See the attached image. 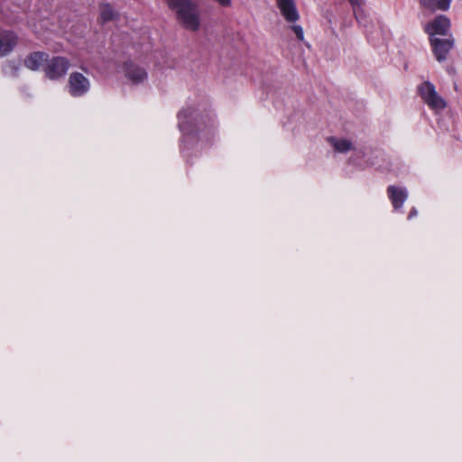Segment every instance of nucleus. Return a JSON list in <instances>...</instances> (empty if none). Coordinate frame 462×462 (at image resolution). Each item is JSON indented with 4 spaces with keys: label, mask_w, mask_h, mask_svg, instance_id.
I'll use <instances>...</instances> for the list:
<instances>
[{
    "label": "nucleus",
    "mask_w": 462,
    "mask_h": 462,
    "mask_svg": "<svg viewBox=\"0 0 462 462\" xmlns=\"http://www.w3.org/2000/svg\"><path fill=\"white\" fill-rule=\"evenodd\" d=\"M174 12L177 23L185 30L198 32L202 18L199 5L194 0H163Z\"/></svg>",
    "instance_id": "nucleus-1"
},
{
    "label": "nucleus",
    "mask_w": 462,
    "mask_h": 462,
    "mask_svg": "<svg viewBox=\"0 0 462 462\" xmlns=\"http://www.w3.org/2000/svg\"><path fill=\"white\" fill-rule=\"evenodd\" d=\"M418 92L423 102L432 110L438 112L443 110L447 103L438 94L435 86L430 81H424L418 86Z\"/></svg>",
    "instance_id": "nucleus-2"
},
{
    "label": "nucleus",
    "mask_w": 462,
    "mask_h": 462,
    "mask_svg": "<svg viewBox=\"0 0 462 462\" xmlns=\"http://www.w3.org/2000/svg\"><path fill=\"white\" fill-rule=\"evenodd\" d=\"M69 61L64 57H54L49 60L44 71L50 79H57L62 78L69 69Z\"/></svg>",
    "instance_id": "nucleus-3"
},
{
    "label": "nucleus",
    "mask_w": 462,
    "mask_h": 462,
    "mask_svg": "<svg viewBox=\"0 0 462 462\" xmlns=\"http://www.w3.org/2000/svg\"><path fill=\"white\" fill-rule=\"evenodd\" d=\"M90 88L88 78L79 72H73L69 78V92L72 97H81Z\"/></svg>",
    "instance_id": "nucleus-4"
},
{
    "label": "nucleus",
    "mask_w": 462,
    "mask_h": 462,
    "mask_svg": "<svg viewBox=\"0 0 462 462\" xmlns=\"http://www.w3.org/2000/svg\"><path fill=\"white\" fill-rule=\"evenodd\" d=\"M430 44L432 46L433 53L438 61L442 62L446 60L448 53L454 46V39L449 37L448 39H439L437 37L430 38Z\"/></svg>",
    "instance_id": "nucleus-5"
},
{
    "label": "nucleus",
    "mask_w": 462,
    "mask_h": 462,
    "mask_svg": "<svg viewBox=\"0 0 462 462\" xmlns=\"http://www.w3.org/2000/svg\"><path fill=\"white\" fill-rule=\"evenodd\" d=\"M450 28V20L446 15H438L425 26L426 32L431 37L436 34L446 35Z\"/></svg>",
    "instance_id": "nucleus-6"
},
{
    "label": "nucleus",
    "mask_w": 462,
    "mask_h": 462,
    "mask_svg": "<svg viewBox=\"0 0 462 462\" xmlns=\"http://www.w3.org/2000/svg\"><path fill=\"white\" fill-rule=\"evenodd\" d=\"M18 43V36L12 31L0 32V57L8 55Z\"/></svg>",
    "instance_id": "nucleus-7"
},
{
    "label": "nucleus",
    "mask_w": 462,
    "mask_h": 462,
    "mask_svg": "<svg viewBox=\"0 0 462 462\" xmlns=\"http://www.w3.org/2000/svg\"><path fill=\"white\" fill-rule=\"evenodd\" d=\"M179 127L184 134H189L193 130L194 121L196 120V112L192 108L182 109L179 115Z\"/></svg>",
    "instance_id": "nucleus-8"
},
{
    "label": "nucleus",
    "mask_w": 462,
    "mask_h": 462,
    "mask_svg": "<svg viewBox=\"0 0 462 462\" xmlns=\"http://www.w3.org/2000/svg\"><path fill=\"white\" fill-rule=\"evenodd\" d=\"M283 17L290 23L299 19V14L293 0H276Z\"/></svg>",
    "instance_id": "nucleus-9"
},
{
    "label": "nucleus",
    "mask_w": 462,
    "mask_h": 462,
    "mask_svg": "<svg viewBox=\"0 0 462 462\" xmlns=\"http://www.w3.org/2000/svg\"><path fill=\"white\" fill-rule=\"evenodd\" d=\"M49 60V55L43 51H35L29 54L24 60L26 68L32 70H38Z\"/></svg>",
    "instance_id": "nucleus-10"
},
{
    "label": "nucleus",
    "mask_w": 462,
    "mask_h": 462,
    "mask_svg": "<svg viewBox=\"0 0 462 462\" xmlns=\"http://www.w3.org/2000/svg\"><path fill=\"white\" fill-rule=\"evenodd\" d=\"M125 76L133 84H139L147 79L145 70L133 63H125Z\"/></svg>",
    "instance_id": "nucleus-11"
},
{
    "label": "nucleus",
    "mask_w": 462,
    "mask_h": 462,
    "mask_svg": "<svg viewBox=\"0 0 462 462\" xmlns=\"http://www.w3.org/2000/svg\"><path fill=\"white\" fill-rule=\"evenodd\" d=\"M387 193L395 209L402 208L408 197L407 190L404 188H399L396 186H389Z\"/></svg>",
    "instance_id": "nucleus-12"
},
{
    "label": "nucleus",
    "mask_w": 462,
    "mask_h": 462,
    "mask_svg": "<svg viewBox=\"0 0 462 462\" xmlns=\"http://www.w3.org/2000/svg\"><path fill=\"white\" fill-rule=\"evenodd\" d=\"M420 5L429 11H447L449 9L451 0H419Z\"/></svg>",
    "instance_id": "nucleus-13"
},
{
    "label": "nucleus",
    "mask_w": 462,
    "mask_h": 462,
    "mask_svg": "<svg viewBox=\"0 0 462 462\" xmlns=\"http://www.w3.org/2000/svg\"><path fill=\"white\" fill-rule=\"evenodd\" d=\"M328 142L338 152H346L354 148L352 143L346 139L330 137L328 138Z\"/></svg>",
    "instance_id": "nucleus-14"
},
{
    "label": "nucleus",
    "mask_w": 462,
    "mask_h": 462,
    "mask_svg": "<svg viewBox=\"0 0 462 462\" xmlns=\"http://www.w3.org/2000/svg\"><path fill=\"white\" fill-rule=\"evenodd\" d=\"M116 13L113 7L109 5H103L100 7V17L103 22H108L115 18Z\"/></svg>",
    "instance_id": "nucleus-15"
},
{
    "label": "nucleus",
    "mask_w": 462,
    "mask_h": 462,
    "mask_svg": "<svg viewBox=\"0 0 462 462\" xmlns=\"http://www.w3.org/2000/svg\"><path fill=\"white\" fill-rule=\"evenodd\" d=\"M291 30L295 32L297 38L300 41H303L304 34H303V30H302L301 26H300V25H292L291 26Z\"/></svg>",
    "instance_id": "nucleus-16"
},
{
    "label": "nucleus",
    "mask_w": 462,
    "mask_h": 462,
    "mask_svg": "<svg viewBox=\"0 0 462 462\" xmlns=\"http://www.w3.org/2000/svg\"><path fill=\"white\" fill-rule=\"evenodd\" d=\"M215 3H217L221 7H230L232 5L231 0H213Z\"/></svg>",
    "instance_id": "nucleus-17"
},
{
    "label": "nucleus",
    "mask_w": 462,
    "mask_h": 462,
    "mask_svg": "<svg viewBox=\"0 0 462 462\" xmlns=\"http://www.w3.org/2000/svg\"><path fill=\"white\" fill-rule=\"evenodd\" d=\"M349 2L354 6H361L364 3V0H349Z\"/></svg>",
    "instance_id": "nucleus-18"
},
{
    "label": "nucleus",
    "mask_w": 462,
    "mask_h": 462,
    "mask_svg": "<svg viewBox=\"0 0 462 462\" xmlns=\"http://www.w3.org/2000/svg\"><path fill=\"white\" fill-rule=\"evenodd\" d=\"M417 215V210L416 208H411V210L410 211L409 213V216H408V218L411 219L413 217H415Z\"/></svg>",
    "instance_id": "nucleus-19"
}]
</instances>
